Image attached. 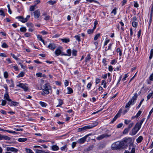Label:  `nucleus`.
I'll list each match as a JSON object with an SVG mask.
<instances>
[{"instance_id":"f257e3e1","label":"nucleus","mask_w":153,"mask_h":153,"mask_svg":"<svg viewBox=\"0 0 153 153\" xmlns=\"http://www.w3.org/2000/svg\"><path fill=\"white\" fill-rule=\"evenodd\" d=\"M144 120V118L142 119L140 122H138L132 129L130 134L131 135H134L136 134L141 127V125Z\"/></svg>"},{"instance_id":"f03ea898","label":"nucleus","mask_w":153,"mask_h":153,"mask_svg":"<svg viewBox=\"0 0 153 153\" xmlns=\"http://www.w3.org/2000/svg\"><path fill=\"white\" fill-rule=\"evenodd\" d=\"M42 89L43 92L41 93V94L44 95L45 94H48L49 93V90L51 89V86L48 83L45 84L43 85Z\"/></svg>"},{"instance_id":"7ed1b4c3","label":"nucleus","mask_w":153,"mask_h":153,"mask_svg":"<svg viewBox=\"0 0 153 153\" xmlns=\"http://www.w3.org/2000/svg\"><path fill=\"white\" fill-rule=\"evenodd\" d=\"M137 97V94H135L131 100L128 102L126 105V108L129 107L131 105H133L134 103V101L136 100Z\"/></svg>"},{"instance_id":"20e7f679","label":"nucleus","mask_w":153,"mask_h":153,"mask_svg":"<svg viewBox=\"0 0 153 153\" xmlns=\"http://www.w3.org/2000/svg\"><path fill=\"white\" fill-rule=\"evenodd\" d=\"M111 149L113 150L121 149L119 141L113 143L111 146Z\"/></svg>"},{"instance_id":"39448f33","label":"nucleus","mask_w":153,"mask_h":153,"mask_svg":"<svg viewBox=\"0 0 153 153\" xmlns=\"http://www.w3.org/2000/svg\"><path fill=\"white\" fill-rule=\"evenodd\" d=\"M122 140L126 147H127L128 144L131 142L132 139L131 137H126L124 138Z\"/></svg>"},{"instance_id":"423d86ee","label":"nucleus","mask_w":153,"mask_h":153,"mask_svg":"<svg viewBox=\"0 0 153 153\" xmlns=\"http://www.w3.org/2000/svg\"><path fill=\"white\" fill-rule=\"evenodd\" d=\"M62 48L61 46L57 48L55 51V53L56 56H58L60 54L62 55V54H64L62 52Z\"/></svg>"},{"instance_id":"0eeeda50","label":"nucleus","mask_w":153,"mask_h":153,"mask_svg":"<svg viewBox=\"0 0 153 153\" xmlns=\"http://www.w3.org/2000/svg\"><path fill=\"white\" fill-rule=\"evenodd\" d=\"M131 147H132V148L131 152H129L128 151L126 150L124 152V153H135V147L133 146V144H130L129 146V150H130Z\"/></svg>"},{"instance_id":"6e6552de","label":"nucleus","mask_w":153,"mask_h":153,"mask_svg":"<svg viewBox=\"0 0 153 153\" xmlns=\"http://www.w3.org/2000/svg\"><path fill=\"white\" fill-rule=\"evenodd\" d=\"M111 136V135H108L107 134H103L97 138V139L98 140H100L104 138H107Z\"/></svg>"},{"instance_id":"1a4fd4ad","label":"nucleus","mask_w":153,"mask_h":153,"mask_svg":"<svg viewBox=\"0 0 153 153\" xmlns=\"http://www.w3.org/2000/svg\"><path fill=\"white\" fill-rule=\"evenodd\" d=\"M91 127L89 126H85L81 128H79L78 129V131L81 132L84 131L88 129H91Z\"/></svg>"},{"instance_id":"9d476101","label":"nucleus","mask_w":153,"mask_h":153,"mask_svg":"<svg viewBox=\"0 0 153 153\" xmlns=\"http://www.w3.org/2000/svg\"><path fill=\"white\" fill-rule=\"evenodd\" d=\"M122 110L121 109L119 110L117 113L114 118L113 120L111 121V122H114L115 121V120L118 117H120V114L122 112Z\"/></svg>"},{"instance_id":"9b49d317","label":"nucleus","mask_w":153,"mask_h":153,"mask_svg":"<svg viewBox=\"0 0 153 153\" xmlns=\"http://www.w3.org/2000/svg\"><path fill=\"white\" fill-rule=\"evenodd\" d=\"M88 137L87 135H86L84 137L79 139L77 141V142L80 144H82L86 141V138Z\"/></svg>"},{"instance_id":"f8f14e48","label":"nucleus","mask_w":153,"mask_h":153,"mask_svg":"<svg viewBox=\"0 0 153 153\" xmlns=\"http://www.w3.org/2000/svg\"><path fill=\"white\" fill-rule=\"evenodd\" d=\"M17 86L23 88L25 91H27L28 90V87L22 83H20L19 85H17Z\"/></svg>"},{"instance_id":"ddd939ff","label":"nucleus","mask_w":153,"mask_h":153,"mask_svg":"<svg viewBox=\"0 0 153 153\" xmlns=\"http://www.w3.org/2000/svg\"><path fill=\"white\" fill-rule=\"evenodd\" d=\"M6 149L7 151H10L15 153L17 152L18 151V149L13 147H7Z\"/></svg>"},{"instance_id":"4468645a","label":"nucleus","mask_w":153,"mask_h":153,"mask_svg":"<svg viewBox=\"0 0 153 153\" xmlns=\"http://www.w3.org/2000/svg\"><path fill=\"white\" fill-rule=\"evenodd\" d=\"M34 14L35 18H38L40 16V12L39 10H35L34 12Z\"/></svg>"},{"instance_id":"2eb2a0df","label":"nucleus","mask_w":153,"mask_h":153,"mask_svg":"<svg viewBox=\"0 0 153 153\" xmlns=\"http://www.w3.org/2000/svg\"><path fill=\"white\" fill-rule=\"evenodd\" d=\"M16 19H19V20L23 23H25L27 22V20L22 16H18L16 18Z\"/></svg>"},{"instance_id":"dca6fc26","label":"nucleus","mask_w":153,"mask_h":153,"mask_svg":"<svg viewBox=\"0 0 153 153\" xmlns=\"http://www.w3.org/2000/svg\"><path fill=\"white\" fill-rule=\"evenodd\" d=\"M10 102L8 103V104L10 106L13 105L16 106L19 104V103L18 102L12 101L11 100V101H10Z\"/></svg>"},{"instance_id":"f3484780","label":"nucleus","mask_w":153,"mask_h":153,"mask_svg":"<svg viewBox=\"0 0 153 153\" xmlns=\"http://www.w3.org/2000/svg\"><path fill=\"white\" fill-rule=\"evenodd\" d=\"M56 47L55 44L52 43H50L48 46V48L51 50L54 49L56 48Z\"/></svg>"},{"instance_id":"a211bd4d","label":"nucleus","mask_w":153,"mask_h":153,"mask_svg":"<svg viewBox=\"0 0 153 153\" xmlns=\"http://www.w3.org/2000/svg\"><path fill=\"white\" fill-rule=\"evenodd\" d=\"M4 98L7 101L10 102L11 101V99H10L8 93H6L4 95Z\"/></svg>"},{"instance_id":"6ab92c4d","label":"nucleus","mask_w":153,"mask_h":153,"mask_svg":"<svg viewBox=\"0 0 153 153\" xmlns=\"http://www.w3.org/2000/svg\"><path fill=\"white\" fill-rule=\"evenodd\" d=\"M11 140V138L6 135H3L2 136V140Z\"/></svg>"},{"instance_id":"aec40b11","label":"nucleus","mask_w":153,"mask_h":153,"mask_svg":"<svg viewBox=\"0 0 153 153\" xmlns=\"http://www.w3.org/2000/svg\"><path fill=\"white\" fill-rule=\"evenodd\" d=\"M119 142L120 145L121 149H124L127 148L122 140L121 141H119Z\"/></svg>"},{"instance_id":"412c9836","label":"nucleus","mask_w":153,"mask_h":153,"mask_svg":"<svg viewBox=\"0 0 153 153\" xmlns=\"http://www.w3.org/2000/svg\"><path fill=\"white\" fill-rule=\"evenodd\" d=\"M51 149L53 151H56L59 150V147L57 145H54L51 146Z\"/></svg>"},{"instance_id":"4be33fe9","label":"nucleus","mask_w":153,"mask_h":153,"mask_svg":"<svg viewBox=\"0 0 153 153\" xmlns=\"http://www.w3.org/2000/svg\"><path fill=\"white\" fill-rule=\"evenodd\" d=\"M27 140V139L26 138H19L18 139V141L21 142H24Z\"/></svg>"},{"instance_id":"5701e85b","label":"nucleus","mask_w":153,"mask_h":153,"mask_svg":"<svg viewBox=\"0 0 153 153\" xmlns=\"http://www.w3.org/2000/svg\"><path fill=\"white\" fill-rule=\"evenodd\" d=\"M61 41L63 42L68 43L70 42V40L69 38H65L61 39Z\"/></svg>"},{"instance_id":"b1692460","label":"nucleus","mask_w":153,"mask_h":153,"mask_svg":"<svg viewBox=\"0 0 153 153\" xmlns=\"http://www.w3.org/2000/svg\"><path fill=\"white\" fill-rule=\"evenodd\" d=\"M153 97V91H152V92L150 93L147 96V100H149L151 97Z\"/></svg>"},{"instance_id":"393cba45","label":"nucleus","mask_w":153,"mask_h":153,"mask_svg":"<svg viewBox=\"0 0 153 153\" xmlns=\"http://www.w3.org/2000/svg\"><path fill=\"white\" fill-rule=\"evenodd\" d=\"M143 138L142 136H139L136 140L137 142V143H140L143 140Z\"/></svg>"},{"instance_id":"a878e982","label":"nucleus","mask_w":153,"mask_h":153,"mask_svg":"<svg viewBox=\"0 0 153 153\" xmlns=\"http://www.w3.org/2000/svg\"><path fill=\"white\" fill-rule=\"evenodd\" d=\"M67 52L68 53V54H62V55H65V56H70L71 55V50L70 49H68L67 51Z\"/></svg>"},{"instance_id":"bb28decb","label":"nucleus","mask_w":153,"mask_h":153,"mask_svg":"<svg viewBox=\"0 0 153 153\" xmlns=\"http://www.w3.org/2000/svg\"><path fill=\"white\" fill-rule=\"evenodd\" d=\"M37 38L39 40L42 41L44 44H45L44 40L42 39V36L40 35H38L37 36Z\"/></svg>"},{"instance_id":"cd10ccee","label":"nucleus","mask_w":153,"mask_h":153,"mask_svg":"<svg viewBox=\"0 0 153 153\" xmlns=\"http://www.w3.org/2000/svg\"><path fill=\"white\" fill-rule=\"evenodd\" d=\"M92 124V125H89V126L91 127V128L97 126L98 124V123L97 122L95 121L93 122Z\"/></svg>"},{"instance_id":"c85d7f7f","label":"nucleus","mask_w":153,"mask_h":153,"mask_svg":"<svg viewBox=\"0 0 153 153\" xmlns=\"http://www.w3.org/2000/svg\"><path fill=\"white\" fill-rule=\"evenodd\" d=\"M60 149L62 151H66L67 149V145H65L63 147H61L60 148Z\"/></svg>"},{"instance_id":"c756f323","label":"nucleus","mask_w":153,"mask_h":153,"mask_svg":"<svg viewBox=\"0 0 153 153\" xmlns=\"http://www.w3.org/2000/svg\"><path fill=\"white\" fill-rule=\"evenodd\" d=\"M36 75L37 76L40 77H41L42 76H45V75L43 74L42 75V74L41 73L39 72L36 74Z\"/></svg>"},{"instance_id":"7c9ffc66","label":"nucleus","mask_w":153,"mask_h":153,"mask_svg":"<svg viewBox=\"0 0 153 153\" xmlns=\"http://www.w3.org/2000/svg\"><path fill=\"white\" fill-rule=\"evenodd\" d=\"M26 25L29 28L30 27H32L33 28V24L32 23H26Z\"/></svg>"},{"instance_id":"2f4dec72","label":"nucleus","mask_w":153,"mask_h":153,"mask_svg":"<svg viewBox=\"0 0 153 153\" xmlns=\"http://www.w3.org/2000/svg\"><path fill=\"white\" fill-rule=\"evenodd\" d=\"M25 149L27 153H34L30 149L25 148Z\"/></svg>"},{"instance_id":"473e14b6","label":"nucleus","mask_w":153,"mask_h":153,"mask_svg":"<svg viewBox=\"0 0 153 153\" xmlns=\"http://www.w3.org/2000/svg\"><path fill=\"white\" fill-rule=\"evenodd\" d=\"M67 89L68 90V94H71L73 92V90L70 87H68Z\"/></svg>"},{"instance_id":"72a5a7b5","label":"nucleus","mask_w":153,"mask_h":153,"mask_svg":"<svg viewBox=\"0 0 153 153\" xmlns=\"http://www.w3.org/2000/svg\"><path fill=\"white\" fill-rule=\"evenodd\" d=\"M130 130L128 128H126L123 131V134H127Z\"/></svg>"},{"instance_id":"f704fd0d","label":"nucleus","mask_w":153,"mask_h":153,"mask_svg":"<svg viewBox=\"0 0 153 153\" xmlns=\"http://www.w3.org/2000/svg\"><path fill=\"white\" fill-rule=\"evenodd\" d=\"M59 104L56 106V107H59L63 104V101L62 100L59 99Z\"/></svg>"},{"instance_id":"c9c22d12","label":"nucleus","mask_w":153,"mask_h":153,"mask_svg":"<svg viewBox=\"0 0 153 153\" xmlns=\"http://www.w3.org/2000/svg\"><path fill=\"white\" fill-rule=\"evenodd\" d=\"M24 75L25 73L24 72L22 71L18 74V77H22L24 76Z\"/></svg>"},{"instance_id":"e433bc0d","label":"nucleus","mask_w":153,"mask_h":153,"mask_svg":"<svg viewBox=\"0 0 153 153\" xmlns=\"http://www.w3.org/2000/svg\"><path fill=\"white\" fill-rule=\"evenodd\" d=\"M117 53H119V55L120 56H122V51L120 49V48H117Z\"/></svg>"},{"instance_id":"4c0bfd02","label":"nucleus","mask_w":153,"mask_h":153,"mask_svg":"<svg viewBox=\"0 0 153 153\" xmlns=\"http://www.w3.org/2000/svg\"><path fill=\"white\" fill-rule=\"evenodd\" d=\"M132 26L134 27H136L138 25V23L135 21H133L132 22Z\"/></svg>"},{"instance_id":"58836bf2","label":"nucleus","mask_w":153,"mask_h":153,"mask_svg":"<svg viewBox=\"0 0 153 153\" xmlns=\"http://www.w3.org/2000/svg\"><path fill=\"white\" fill-rule=\"evenodd\" d=\"M36 7V5H34L31 6L30 8V11H33L35 9V7Z\"/></svg>"},{"instance_id":"ea45409f","label":"nucleus","mask_w":153,"mask_h":153,"mask_svg":"<svg viewBox=\"0 0 153 153\" xmlns=\"http://www.w3.org/2000/svg\"><path fill=\"white\" fill-rule=\"evenodd\" d=\"M153 56V49H152L151 50L150 55L149 57V59L152 58Z\"/></svg>"},{"instance_id":"a19ab883","label":"nucleus","mask_w":153,"mask_h":153,"mask_svg":"<svg viewBox=\"0 0 153 153\" xmlns=\"http://www.w3.org/2000/svg\"><path fill=\"white\" fill-rule=\"evenodd\" d=\"M4 77L5 79H7L8 77V73L7 71H5L4 73Z\"/></svg>"},{"instance_id":"79ce46f5","label":"nucleus","mask_w":153,"mask_h":153,"mask_svg":"<svg viewBox=\"0 0 153 153\" xmlns=\"http://www.w3.org/2000/svg\"><path fill=\"white\" fill-rule=\"evenodd\" d=\"M112 43H110L109 44L108 46V48L107 49H106L107 48L106 47L105 49V51H107L108 50H110L111 48V47L112 45Z\"/></svg>"},{"instance_id":"37998d69","label":"nucleus","mask_w":153,"mask_h":153,"mask_svg":"<svg viewBox=\"0 0 153 153\" xmlns=\"http://www.w3.org/2000/svg\"><path fill=\"white\" fill-rule=\"evenodd\" d=\"M77 51L74 49H73L72 51V54L73 55L76 56L77 55Z\"/></svg>"},{"instance_id":"c03bdc74","label":"nucleus","mask_w":153,"mask_h":153,"mask_svg":"<svg viewBox=\"0 0 153 153\" xmlns=\"http://www.w3.org/2000/svg\"><path fill=\"white\" fill-rule=\"evenodd\" d=\"M100 36V33H98L96 35L94 38V40H97V39H98V38Z\"/></svg>"},{"instance_id":"a18cd8bd","label":"nucleus","mask_w":153,"mask_h":153,"mask_svg":"<svg viewBox=\"0 0 153 153\" xmlns=\"http://www.w3.org/2000/svg\"><path fill=\"white\" fill-rule=\"evenodd\" d=\"M5 131H7V132L9 133H12L13 134H17V133L15 132L14 131H10L9 130H5Z\"/></svg>"},{"instance_id":"49530a36","label":"nucleus","mask_w":153,"mask_h":153,"mask_svg":"<svg viewBox=\"0 0 153 153\" xmlns=\"http://www.w3.org/2000/svg\"><path fill=\"white\" fill-rule=\"evenodd\" d=\"M86 0V1H88L89 2H90V3H91L92 2H94L95 3H97L98 4H99V2L97 1H95V0Z\"/></svg>"},{"instance_id":"de8ad7c7","label":"nucleus","mask_w":153,"mask_h":153,"mask_svg":"<svg viewBox=\"0 0 153 153\" xmlns=\"http://www.w3.org/2000/svg\"><path fill=\"white\" fill-rule=\"evenodd\" d=\"M91 59L90 55L88 54L85 58L86 61L87 62Z\"/></svg>"},{"instance_id":"09e8293b","label":"nucleus","mask_w":153,"mask_h":153,"mask_svg":"<svg viewBox=\"0 0 153 153\" xmlns=\"http://www.w3.org/2000/svg\"><path fill=\"white\" fill-rule=\"evenodd\" d=\"M109 39H108V38H106L105 40L104 44V45H106L109 42Z\"/></svg>"},{"instance_id":"8fccbe9b","label":"nucleus","mask_w":153,"mask_h":153,"mask_svg":"<svg viewBox=\"0 0 153 153\" xmlns=\"http://www.w3.org/2000/svg\"><path fill=\"white\" fill-rule=\"evenodd\" d=\"M20 30L22 32H25L26 31V29L25 27H22L20 28Z\"/></svg>"},{"instance_id":"3c124183","label":"nucleus","mask_w":153,"mask_h":153,"mask_svg":"<svg viewBox=\"0 0 153 153\" xmlns=\"http://www.w3.org/2000/svg\"><path fill=\"white\" fill-rule=\"evenodd\" d=\"M0 15L1 16H5V14L4 12L1 9L0 10Z\"/></svg>"},{"instance_id":"603ef678","label":"nucleus","mask_w":153,"mask_h":153,"mask_svg":"<svg viewBox=\"0 0 153 153\" xmlns=\"http://www.w3.org/2000/svg\"><path fill=\"white\" fill-rule=\"evenodd\" d=\"M141 113V111L140 110L139 111L138 113L136 115H135L136 118H137L140 115Z\"/></svg>"},{"instance_id":"864d4df0","label":"nucleus","mask_w":153,"mask_h":153,"mask_svg":"<svg viewBox=\"0 0 153 153\" xmlns=\"http://www.w3.org/2000/svg\"><path fill=\"white\" fill-rule=\"evenodd\" d=\"M3 87H4V88H5L6 90V93H8V89L7 84H5L4 85H3Z\"/></svg>"},{"instance_id":"5fc2aeb1","label":"nucleus","mask_w":153,"mask_h":153,"mask_svg":"<svg viewBox=\"0 0 153 153\" xmlns=\"http://www.w3.org/2000/svg\"><path fill=\"white\" fill-rule=\"evenodd\" d=\"M74 37L76 38V39L78 41V42H79L81 41L80 37L78 35H76L74 36Z\"/></svg>"},{"instance_id":"6e6d98bb","label":"nucleus","mask_w":153,"mask_h":153,"mask_svg":"<svg viewBox=\"0 0 153 153\" xmlns=\"http://www.w3.org/2000/svg\"><path fill=\"white\" fill-rule=\"evenodd\" d=\"M40 105L42 107H45L46 105V103L42 102H39Z\"/></svg>"},{"instance_id":"4d7b16f0","label":"nucleus","mask_w":153,"mask_h":153,"mask_svg":"<svg viewBox=\"0 0 153 153\" xmlns=\"http://www.w3.org/2000/svg\"><path fill=\"white\" fill-rule=\"evenodd\" d=\"M7 103V102L6 100H1V105L3 106H4L5 105L6 103Z\"/></svg>"},{"instance_id":"13d9d810","label":"nucleus","mask_w":153,"mask_h":153,"mask_svg":"<svg viewBox=\"0 0 153 153\" xmlns=\"http://www.w3.org/2000/svg\"><path fill=\"white\" fill-rule=\"evenodd\" d=\"M94 30L93 29L88 30H87V33L89 34L92 33H93Z\"/></svg>"},{"instance_id":"bf43d9fd","label":"nucleus","mask_w":153,"mask_h":153,"mask_svg":"<svg viewBox=\"0 0 153 153\" xmlns=\"http://www.w3.org/2000/svg\"><path fill=\"white\" fill-rule=\"evenodd\" d=\"M117 13V9L116 8H114L112 11L111 12V13L114 14V15H115Z\"/></svg>"},{"instance_id":"052dcab7","label":"nucleus","mask_w":153,"mask_h":153,"mask_svg":"<svg viewBox=\"0 0 153 153\" xmlns=\"http://www.w3.org/2000/svg\"><path fill=\"white\" fill-rule=\"evenodd\" d=\"M3 48H7L8 47V46L5 43H3L1 46Z\"/></svg>"},{"instance_id":"680f3d73","label":"nucleus","mask_w":153,"mask_h":153,"mask_svg":"<svg viewBox=\"0 0 153 153\" xmlns=\"http://www.w3.org/2000/svg\"><path fill=\"white\" fill-rule=\"evenodd\" d=\"M134 124V123H131L129 125L128 128H129V129L130 130V129L133 126Z\"/></svg>"},{"instance_id":"e2e57ef3","label":"nucleus","mask_w":153,"mask_h":153,"mask_svg":"<svg viewBox=\"0 0 153 153\" xmlns=\"http://www.w3.org/2000/svg\"><path fill=\"white\" fill-rule=\"evenodd\" d=\"M7 7L8 8V12L10 13V14H11L12 13V11L10 8V6L9 4H8L7 5Z\"/></svg>"},{"instance_id":"0e129e2a","label":"nucleus","mask_w":153,"mask_h":153,"mask_svg":"<svg viewBox=\"0 0 153 153\" xmlns=\"http://www.w3.org/2000/svg\"><path fill=\"white\" fill-rule=\"evenodd\" d=\"M68 83H69V82L67 80H65L64 84H65V86L66 87V86H68Z\"/></svg>"},{"instance_id":"69168bd1","label":"nucleus","mask_w":153,"mask_h":153,"mask_svg":"<svg viewBox=\"0 0 153 153\" xmlns=\"http://www.w3.org/2000/svg\"><path fill=\"white\" fill-rule=\"evenodd\" d=\"M123 126V124L122 123H119L117 125V128H121Z\"/></svg>"},{"instance_id":"338daca9","label":"nucleus","mask_w":153,"mask_h":153,"mask_svg":"<svg viewBox=\"0 0 153 153\" xmlns=\"http://www.w3.org/2000/svg\"><path fill=\"white\" fill-rule=\"evenodd\" d=\"M149 79L150 81H153V73L150 75Z\"/></svg>"},{"instance_id":"774afa93","label":"nucleus","mask_w":153,"mask_h":153,"mask_svg":"<svg viewBox=\"0 0 153 153\" xmlns=\"http://www.w3.org/2000/svg\"><path fill=\"white\" fill-rule=\"evenodd\" d=\"M50 16H45L44 19L45 20H48L50 19Z\"/></svg>"}]
</instances>
